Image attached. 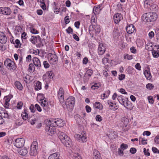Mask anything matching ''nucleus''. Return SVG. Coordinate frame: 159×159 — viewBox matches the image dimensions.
Returning a JSON list of instances; mask_svg holds the SVG:
<instances>
[{
	"instance_id": "obj_1",
	"label": "nucleus",
	"mask_w": 159,
	"mask_h": 159,
	"mask_svg": "<svg viewBox=\"0 0 159 159\" xmlns=\"http://www.w3.org/2000/svg\"><path fill=\"white\" fill-rule=\"evenodd\" d=\"M157 17V16L156 13L151 12L143 14L142 16V19L145 22H150L155 21Z\"/></svg>"
},
{
	"instance_id": "obj_2",
	"label": "nucleus",
	"mask_w": 159,
	"mask_h": 159,
	"mask_svg": "<svg viewBox=\"0 0 159 159\" xmlns=\"http://www.w3.org/2000/svg\"><path fill=\"white\" fill-rule=\"evenodd\" d=\"M64 121L61 119L57 118L48 120V124L52 125L53 126L56 127H62L64 126Z\"/></svg>"
},
{
	"instance_id": "obj_3",
	"label": "nucleus",
	"mask_w": 159,
	"mask_h": 159,
	"mask_svg": "<svg viewBox=\"0 0 159 159\" xmlns=\"http://www.w3.org/2000/svg\"><path fill=\"white\" fill-rule=\"evenodd\" d=\"M75 102V99L73 97H70L66 99L65 104L68 111H71L73 109Z\"/></svg>"
},
{
	"instance_id": "obj_4",
	"label": "nucleus",
	"mask_w": 159,
	"mask_h": 159,
	"mask_svg": "<svg viewBox=\"0 0 159 159\" xmlns=\"http://www.w3.org/2000/svg\"><path fill=\"white\" fill-rule=\"evenodd\" d=\"M4 64L6 67L11 71H13L16 69V66L14 62L10 59L7 58L6 59Z\"/></svg>"
},
{
	"instance_id": "obj_5",
	"label": "nucleus",
	"mask_w": 159,
	"mask_h": 159,
	"mask_svg": "<svg viewBox=\"0 0 159 159\" xmlns=\"http://www.w3.org/2000/svg\"><path fill=\"white\" fill-rule=\"evenodd\" d=\"M48 120L46 122V131L47 133L50 135H52L55 134L56 132L55 127L52 125H48Z\"/></svg>"
},
{
	"instance_id": "obj_6",
	"label": "nucleus",
	"mask_w": 159,
	"mask_h": 159,
	"mask_svg": "<svg viewBox=\"0 0 159 159\" xmlns=\"http://www.w3.org/2000/svg\"><path fill=\"white\" fill-rule=\"evenodd\" d=\"M38 143L36 141H34L30 146L29 153L31 156H35L38 153Z\"/></svg>"
},
{
	"instance_id": "obj_7",
	"label": "nucleus",
	"mask_w": 159,
	"mask_h": 159,
	"mask_svg": "<svg viewBox=\"0 0 159 159\" xmlns=\"http://www.w3.org/2000/svg\"><path fill=\"white\" fill-rule=\"evenodd\" d=\"M64 91L62 88H60L58 92V97L60 103L62 105L65 104L64 102Z\"/></svg>"
},
{
	"instance_id": "obj_8",
	"label": "nucleus",
	"mask_w": 159,
	"mask_h": 159,
	"mask_svg": "<svg viewBox=\"0 0 159 159\" xmlns=\"http://www.w3.org/2000/svg\"><path fill=\"white\" fill-rule=\"evenodd\" d=\"M25 142V141L24 138H18L15 140L14 144L17 148H20L24 145Z\"/></svg>"
},
{
	"instance_id": "obj_9",
	"label": "nucleus",
	"mask_w": 159,
	"mask_h": 159,
	"mask_svg": "<svg viewBox=\"0 0 159 159\" xmlns=\"http://www.w3.org/2000/svg\"><path fill=\"white\" fill-rule=\"evenodd\" d=\"M48 59L51 63L52 64H56L58 61V57L55 54L49 53L48 54Z\"/></svg>"
},
{
	"instance_id": "obj_10",
	"label": "nucleus",
	"mask_w": 159,
	"mask_h": 159,
	"mask_svg": "<svg viewBox=\"0 0 159 159\" xmlns=\"http://www.w3.org/2000/svg\"><path fill=\"white\" fill-rule=\"evenodd\" d=\"M38 97H41L40 100L41 102V105L43 107L44 110H46L48 108V103L46 99L44 97L43 95L42 94H39L38 96Z\"/></svg>"
},
{
	"instance_id": "obj_11",
	"label": "nucleus",
	"mask_w": 159,
	"mask_h": 159,
	"mask_svg": "<svg viewBox=\"0 0 159 159\" xmlns=\"http://www.w3.org/2000/svg\"><path fill=\"white\" fill-rule=\"evenodd\" d=\"M75 136L76 138L80 142H86L87 141L86 134L84 131L82 132L81 134H76Z\"/></svg>"
},
{
	"instance_id": "obj_12",
	"label": "nucleus",
	"mask_w": 159,
	"mask_h": 159,
	"mask_svg": "<svg viewBox=\"0 0 159 159\" xmlns=\"http://www.w3.org/2000/svg\"><path fill=\"white\" fill-rule=\"evenodd\" d=\"M11 11L8 7H0V13L6 15H9L11 13Z\"/></svg>"
},
{
	"instance_id": "obj_13",
	"label": "nucleus",
	"mask_w": 159,
	"mask_h": 159,
	"mask_svg": "<svg viewBox=\"0 0 159 159\" xmlns=\"http://www.w3.org/2000/svg\"><path fill=\"white\" fill-rule=\"evenodd\" d=\"M58 136L62 143L66 140L67 138H69L65 134L61 132L58 133Z\"/></svg>"
},
{
	"instance_id": "obj_14",
	"label": "nucleus",
	"mask_w": 159,
	"mask_h": 159,
	"mask_svg": "<svg viewBox=\"0 0 159 159\" xmlns=\"http://www.w3.org/2000/svg\"><path fill=\"white\" fill-rule=\"evenodd\" d=\"M106 50L105 47L102 43H100L98 48V53L99 55H103Z\"/></svg>"
},
{
	"instance_id": "obj_15",
	"label": "nucleus",
	"mask_w": 159,
	"mask_h": 159,
	"mask_svg": "<svg viewBox=\"0 0 159 159\" xmlns=\"http://www.w3.org/2000/svg\"><path fill=\"white\" fill-rule=\"evenodd\" d=\"M122 19L121 14L119 13L116 14L113 17L114 21L116 23H118Z\"/></svg>"
},
{
	"instance_id": "obj_16",
	"label": "nucleus",
	"mask_w": 159,
	"mask_h": 159,
	"mask_svg": "<svg viewBox=\"0 0 159 159\" xmlns=\"http://www.w3.org/2000/svg\"><path fill=\"white\" fill-rule=\"evenodd\" d=\"M159 47L155 46L153 49L152 50V55L154 58H157L159 56V51L158 50Z\"/></svg>"
},
{
	"instance_id": "obj_17",
	"label": "nucleus",
	"mask_w": 159,
	"mask_h": 159,
	"mask_svg": "<svg viewBox=\"0 0 159 159\" xmlns=\"http://www.w3.org/2000/svg\"><path fill=\"white\" fill-rule=\"evenodd\" d=\"M7 41V38L2 32H0V42L2 44L5 43Z\"/></svg>"
},
{
	"instance_id": "obj_18",
	"label": "nucleus",
	"mask_w": 159,
	"mask_h": 159,
	"mask_svg": "<svg viewBox=\"0 0 159 159\" xmlns=\"http://www.w3.org/2000/svg\"><path fill=\"white\" fill-rule=\"evenodd\" d=\"M135 27L133 25H130L126 28V30L128 33L131 34L135 31Z\"/></svg>"
},
{
	"instance_id": "obj_19",
	"label": "nucleus",
	"mask_w": 159,
	"mask_h": 159,
	"mask_svg": "<svg viewBox=\"0 0 159 159\" xmlns=\"http://www.w3.org/2000/svg\"><path fill=\"white\" fill-rule=\"evenodd\" d=\"M64 145L67 147H71L73 145L72 141L70 138H67L66 140L62 143Z\"/></svg>"
},
{
	"instance_id": "obj_20",
	"label": "nucleus",
	"mask_w": 159,
	"mask_h": 159,
	"mask_svg": "<svg viewBox=\"0 0 159 159\" xmlns=\"http://www.w3.org/2000/svg\"><path fill=\"white\" fill-rule=\"evenodd\" d=\"M33 61L34 65L37 67H40L41 66V63L39 59L37 57L33 58Z\"/></svg>"
},
{
	"instance_id": "obj_21",
	"label": "nucleus",
	"mask_w": 159,
	"mask_h": 159,
	"mask_svg": "<svg viewBox=\"0 0 159 159\" xmlns=\"http://www.w3.org/2000/svg\"><path fill=\"white\" fill-rule=\"evenodd\" d=\"M93 159H101V158L100 153L99 152L96 150H94L93 153Z\"/></svg>"
},
{
	"instance_id": "obj_22",
	"label": "nucleus",
	"mask_w": 159,
	"mask_h": 159,
	"mask_svg": "<svg viewBox=\"0 0 159 159\" xmlns=\"http://www.w3.org/2000/svg\"><path fill=\"white\" fill-rule=\"evenodd\" d=\"M93 28L96 34H98L100 32L101 29L100 26L98 25H92Z\"/></svg>"
},
{
	"instance_id": "obj_23",
	"label": "nucleus",
	"mask_w": 159,
	"mask_h": 159,
	"mask_svg": "<svg viewBox=\"0 0 159 159\" xmlns=\"http://www.w3.org/2000/svg\"><path fill=\"white\" fill-rule=\"evenodd\" d=\"M10 99L11 98L9 96H6L4 98V99L5 102L4 105L5 107L8 108L9 106Z\"/></svg>"
},
{
	"instance_id": "obj_24",
	"label": "nucleus",
	"mask_w": 159,
	"mask_h": 159,
	"mask_svg": "<svg viewBox=\"0 0 159 159\" xmlns=\"http://www.w3.org/2000/svg\"><path fill=\"white\" fill-rule=\"evenodd\" d=\"M144 74L146 79L148 80H150L152 78V76L150 70H146L144 72Z\"/></svg>"
},
{
	"instance_id": "obj_25",
	"label": "nucleus",
	"mask_w": 159,
	"mask_h": 159,
	"mask_svg": "<svg viewBox=\"0 0 159 159\" xmlns=\"http://www.w3.org/2000/svg\"><path fill=\"white\" fill-rule=\"evenodd\" d=\"M24 80L25 82L27 83H29L31 81V77L27 74L23 75Z\"/></svg>"
},
{
	"instance_id": "obj_26",
	"label": "nucleus",
	"mask_w": 159,
	"mask_h": 159,
	"mask_svg": "<svg viewBox=\"0 0 159 159\" xmlns=\"http://www.w3.org/2000/svg\"><path fill=\"white\" fill-rule=\"evenodd\" d=\"M107 103L110 107H112L111 108V109L113 111H116L118 109V107H117V106H114L116 105V104L115 103L114 104V103L112 102L111 100H108Z\"/></svg>"
},
{
	"instance_id": "obj_27",
	"label": "nucleus",
	"mask_w": 159,
	"mask_h": 159,
	"mask_svg": "<svg viewBox=\"0 0 159 159\" xmlns=\"http://www.w3.org/2000/svg\"><path fill=\"white\" fill-rule=\"evenodd\" d=\"M152 2L151 0H146L144 2V6L145 8H149L150 6H152Z\"/></svg>"
},
{
	"instance_id": "obj_28",
	"label": "nucleus",
	"mask_w": 159,
	"mask_h": 159,
	"mask_svg": "<svg viewBox=\"0 0 159 159\" xmlns=\"http://www.w3.org/2000/svg\"><path fill=\"white\" fill-rule=\"evenodd\" d=\"M18 153L21 155L25 156L28 153L27 149L26 148H24L23 149L18 150Z\"/></svg>"
},
{
	"instance_id": "obj_29",
	"label": "nucleus",
	"mask_w": 159,
	"mask_h": 159,
	"mask_svg": "<svg viewBox=\"0 0 159 159\" xmlns=\"http://www.w3.org/2000/svg\"><path fill=\"white\" fill-rule=\"evenodd\" d=\"M123 105L128 109H131L132 108V104L129 101H126Z\"/></svg>"
},
{
	"instance_id": "obj_30",
	"label": "nucleus",
	"mask_w": 159,
	"mask_h": 159,
	"mask_svg": "<svg viewBox=\"0 0 159 159\" xmlns=\"http://www.w3.org/2000/svg\"><path fill=\"white\" fill-rule=\"evenodd\" d=\"M14 85L15 87L19 90H21L23 88L22 84L18 81H16L14 83Z\"/></svg>"
},
{
	"instance_id": "obj_31",
	"label": "nucleus",
	"mask_w": 159,
	"mask_h": 159,
	"mask_svg": "<svg viewBox=\"0 0 159 159\" xmlns=\"http://www.w3.org/2000/svg\"><path fill=\"white\" fill-rule=\"evenodd\" d=\"M101 10L100 6H95L93 9V12L94 14L96 15L98 14Z\"/></svg>"
},
{
	"instance_id": "obj_32",
	"label": "nucleus",
	"mask_w": 159,
	"mask_h": 159,
	"mask_svg": "<svg viewBox=\"0 0 159 159\" xmlns=\"http://www.w3.org/2000/svg\"><path fill=\"white\" fill-rule=\"evenodd\" d=\"M93 107L95 108H97L99 110H101L102 109V106L100 102H96L93 104Z\"/></svg>"
},
{
	"instance_id": "obj_33",
	"label": "nucleus",
	"mask_w": 159,
	"mask_h": 159,
	"mask_svg": "<svg viewBox=\"0 0 159 159\" xmlns=\"http://www.w3.org/2000/svg\"><path fill=\"white\" fill-rule=\"evenodd\" d=\"M117 99L119 102L122 105L126 102L125 98L122 95L119 96L118 97Z\"/></svg>"
},
{
	"instance_id": "obj_34",
	"label": "nucleus",
	"mask_w": 159,
	"mask_h": 159,
	"mask_svg": "<svg viewBox=\"0 0 159 159\" xmlns=\"http://www.w3.org/2000/svg\"><path fill=\"white\" fill-rule=\"evenodd\" d=\"M41 88V83L39 81H37L35 85V90H40Z\"/></svg>"
},
{
	"instance_id": "obj_35",
	"label": "nucleus",
	"mask_w": 159,
	"mask_h": 159,
	"mask_svg": "<svg viewBox=\"0 0 159 159\" xmlns=\"http://www.w3.org/2000/svg\"><path fill=\"white\" fill-rule=\"evenodd\" d=\"M153 44L152 43H148L146 45L145 48L147 50L151 51L153 49Z\"/></svg>"
},
{
	"instance_id": "obj_36",
	"label": "nucleus",
	"mask_w": 159,
	"mask_h": 159,
	"mask_svg": "<svg viewBox=\"0 0 159 159\" xmlns=\"http://www.w3.org/2000/svg\"><path fill=\"white\" fill-rule=\"evenodd\" d=\"M47 76L51 79H52L53 76V72L51 71H48L45 75H43V78H44L45 77Z\"/></svg>"
},
{
	"instance_id": "obj_37",
	"label": "nucleus",
	"mask_w": 159,
	"mask_h": 159,
	"mask_svg": "<svg viewBox=\"0 0 159 159\" xmlns=\"http://www.w3.org/2000/svg\"><path fill=\"white\" fill-rule=\"evenodd\" d=\"M59 157V154L57 153H55L51 155L49 157V159H57Z\"/></svg>"
},
{
	"instance_id": "obj_38",
	"label": "nucleus",
	"mask_w": 159,
	"mask_h": 159,
	"mask_svg": "<svg viewBox=\"0 0 159 159\" xmlns=\"http://www.w3.org/2000/svg\"><path fill=\"white\" fill-rule=\"evenodd\" d=\"M136 43L139 47H141L144 45V41L143 40L139 39L136 41Z\"/></svg>"
},
{
	"instance_id": "obj_39",
	"label": "nucleus",
	"mask_w": 159,
	"mask_h": 159,
	"mask_svg": "<svg viewBox=\"0 0 159 159\" xmlns=\"http://www.w3.org/2000/svg\"><path fill=\"white\" fill-rule=\"evenodd\" d=\"M0 116L3 117L5 118H7L8 117V115L7 111L3 110Z\"/></svg>"
},
{
	"instance_id": "obj_40",
	"label": "nucleus",
	"mask_w": 159,
	"mask_h": 159,
	"mask_svg": "<svg viewBox=\"0 0 159 159\" xmlns=\"http://www.w3.org/2000/svg\"><path fill=\"white\" fill-rule=\"evenodd\" d=\"M39 1L41 3V7L43 10L46 9V7L44 2V0H39Z\"/></svg>"
},
{
	"instance_id": "obj_41",
	"label": "nucleus",
	"mask_w": 159,
	"mask_h": 159,
	"mask_svg": "<svg viewBox=\"0 0 159 159\" xmlns=\"http://www.w3.org/2000/svg\"><path fill=\"white\" fill-rule=\"evenodd\" d=\"M23 120H26L27 119L28 117V114L27 112L25 111L24 112H23L21 114Z\"/></svg>"
},
{
	"instance_id": "obj_42",
	"label": "nucleus",
	"mask_w": 159,
	"mask_h": 159,
	"mask_svg": "<svg viewBox=\"0 0 159 159\" xmlns=\"http://www.w3.org/2000/svg\"><path fill=\"white\" fill-rule=\"evenodd\" d=\"M121 121L124 123V125H126L129 122V120L125 117H123L121 119Z\"/></svg>"
},
{
	"instance_id": "obj_43",
	"label": "nucleus",
	"mask_w": 159,
	"mask_h": 159,
	"mask_svg": "<svg viewBox=\"0 0 159 159\" xmlns=\"http://www.w3.org/2000/svg\"><path fill=\"white\" fill-rule=\"evenodd\" d=\"M153 87V85L151 83H148L146 85V88L149 90L152 89Z\"/></svg>"
},
{
	"instance_id": "obj_44",
	"label": "nucleus",
	"mask_w": 159,
	"mask_h": 159,
	"mask_svg": "<svg viewBox=\"0 0 159 159\" xmlns=\"http://www.w3.org/2000/svg\"><path fill=\"white\" fill-rule=\"evenodd\" d=\"M30 32L33 34H37L39 33V32L34 28L33 27L30 28Z\"/></svg>"
},
{
	"instance_id": "obj_45",
	"label": "nucleus",
	"mask_w": 159,
	"mask_h": 159,
	"mask_svg": "<svg viewBox=\"0 0 159 159\" xmlns=\"http://www.w3.org/2000/svg\"><path fill=\"white\" fill-rule=\"evenodd\" d=\"M34 67L32 64H30L29 65L28 70L30 71H34Z\"/></svg>"
},
{
	"instance_id": "obj_46",
	"label": "nucleus",
	"mask_w": 159,
	"mask_h": 159,
	"mask_svg": "<svg viewBox=\"0 0 159 159\" xmlns=\"http://www.w3.org/2000/svg\"><path fill=\"white\" fill-rule=\"evenodd\" d=\"M93 70L91 69H88L86 72L85 75H88L90 77L93 74Z\"/></svg>"
},
{
	"instance_id": "obj_47",
	"label": "nucleus",
	"mask_w": 159,
	"mask_h": 159,
	"mask_svg": "<svg viewBox=\"0 0 159 159\" xmlns=\"http://www.w3.org/2000/svg\"><path fill=\"white\" fill-rule=\"evenodd\" d=\"M133 57L132 55H130L128 54H126L124 57V58L125 59H127L128 60H130L132 59Z\"/></svg>"
},
{
	"instance_id": "obj_48",
	"label": "nucleus",
	"mask_w": 159,
	"mask_h": 159,
	"mask_svg": "<svg viewBox=\"0 0 159 159\" xmlns=\"http://www.w3.org/2000/svg\"><path fill=\"white\" fill-rule=\"evenodd\" d=\"M36 40V38L35 36H33L30 39V41L32 43L35 44Z\"/></svg>"
},
{
	"instance_id": "obj_49",
	"label": "nucleus",
	"mask_w": 159,
	"mask_h": 159,
	"mask_svg": "<svg viewBox=\"0 0 159 159\" xmlns=\"http://www.w3.org/2000/svg\"><path fill=\"white\" fill-rule=\"evenodd\" d=\"M15 44H16V45L15 46V47L16 48H18L19 47H20L21 45V44L20 43V41L18 39H16L15 40Z\"/></svg>"
},
{
	"instance_id": "obj_50",
	"label": "nucleus",
	"mask_w": 159,
	"mask_h": 159,
	"mask_svg": "<svg viewBox=\"0 0 159 159\" xmlns=\"http://www.w3.org/2000/svg\"><path fill=\"white\" fill-rule=\"evenodd\" d=\"M154 141L156 144H159V134L155 137L154 139Z\"/></svg>"
},
{
	"instance_id": "obj_51",
	"label": "nucleus",
	"mask_w": 159,
	"mask_h": 159,
	"mask_svg": "<svg viewBox=\"0 0 159 159\" xmlns=\"http://www.w3.org/2000/svg\"><path fill=\"white\" fill-rule=\"evenodd\" d=\"M95 119L97 121L99 122L101 121L102 120V117L100 115H98L96 116Z\"/></svg>"
},
{
	"instance_id": "obj_52",
	"label": "nucleus",
	"mask_w": 159,
	"mask_h": 159,
	"mask_svg": "<svg viewBox=\"0 0 159 159\" xmlns=\"http://www.w3.org/2000/svg\"><path fill=\"white\" fill-rule=\"evenodd\" d=\"M23 105V103L22 102H19L17 104V107L18 109H21Z\"/></svg>"
},
{
	"instance_id": "obj_53",
	"label": "nucleus",
	"mask_w": 159,
	"mask_h": 159,
	"mask_svg": "<svg viewBox=\"0 0 159 159\" xmlns=\"http://www.w3.org/2000/svg\"><path fill=\"white\" fill-rule=\"evenodd\" d=\"M148 99L149 102L151 104H153L154 102V101L153 99V98L152 96H149L148 97Z\"/></svg>"
},
{
	"instance_id": "obj_54",
	"label": "nucleus",
	"mask_w": 159,
	"mask_h": 159,
	"mask_svg": "<svg viewBox=\"0 0 159 159\" xmlns=\"http://www.w3.org/2000/svg\"><path fill=\"white\" fill-rule=\"evenodd\" d=\"M74 159H82L81 156L78 153H75L74 155Z\"/></svg>"
},
{
	"instance_id": "obj_55",
	"label": "nucleus",
	"mask_w": 159,
	"mask_h": 159,
	"mask_svg": "<svg viewBox=\"0 0 159 159\" xmlns=\"http://www.w3.org/2000/svg\"><path fill=\"white\" fill-rule=\"evenodd\" d=\"M99 87V85L97 84H95L94 85L92 86L91 88L93 89H97Z\"/></svg>"
},
{
	"instance_id": "obj_56",
	"label": "nucleus",
	"mask_w": 159,
	"mask_h": 159,
	"mask_svg": "<svg viewBox=\"0 0 159 159\" xmlns=\"http://www.w3.org/2000/svg\"><path fill=\"white\" fill-rule=\"evenodd\" d=\"M43 65L45 68H48L49 67V65L47 61H43Z\"/></svg>"
},
{
	"instance_id": "obj_57",
	"label": "nucleus",
	"mask_w": 159,
	"mask_h": 159,
	"mask_svg": "<svg viewBox=\"0 0 159 159\" xmlns=\"http://www.w3.org/2000/svg\"><path fill=\"white\" fill-rule=\"evenodd\" d=\"M152 151L154 153H159V150L155 147H152Z\"/></svg>"
},
{
	"instance_id": "obj_58",
	"label": "nucleus",
	"mask_w": 159,
	"mask_h": 159,
	"mask_svg": "<svg viewBox=\"0 0 159 159\" xmlns=\"http://www.w3.org/2000/svg\"><path fill=\"white\" fill-rule=\"evenodd\" d=\"M154 32L152 31L148 33L149 37L150 39H151L152 38H153L154 37Z\"/></svg>"
},
{
	"instance_id": "obj_59",
	"label": "nucleus",
	"mask_w": 159,
	"mask_h": 159,
	"mask_svg": "<svg viewBox=\"0 0 159 159\" xmlns=\"http://www.w3.org/2000/svg\"><path fill=\"white\" fill-rule=\"evenodd\" d=\"M65 22L66 24H68L69 23L70 21L69 20V16H66L64 18Z\"/></svg>"
},
{
	"instance_id": "obj_60",
	"label": "nucleus",
	"mask_w": 159,
	"mask_h": 159,
	"mask_svg": "<svg viewBox=\"0 0 159 159\" xmlns=\"http://www.w3.org/2000/svg\"><path fill=\"white\" fill-rule=\"evenodd\" d=\"M120 147L121 148L123 149H125L128 148V146L127 144L122 143Z\"/></svg>"
},
{
	"instance_id": "obj_61",
	"label": "nucleus",
	"mask_w": 159,
	"mask_h": 159,
	"mask_svg": "<svg viewBox=\"0 0 159 159\" xmlns=\"http://www.w3.org/2000/svg\"><path fill=\"white\" fill-rule=\"evenodd\" d=\"M135 67L136 69H137L139 70H141V66L140 65V64L139 63H137L135 65Z\"/></svg>"
},
{
	"instance_id": "obj_62",
	"label": "nucleus",
	"mask_w": 159,
	"mask_h": 159,
	"mask_svg": "<svg viewBox=\"0 0 159 159\" xmlns=\"http://www.w3.org/2000/svg\"><path fill=\"white\" fill-rule=\"evenodd\" d=\"M143 152L144 154L146 156H149L150 155V153L148 152V150H146V149L145 148L143 149Z\"/></svg>"
},
{
	"instance_id": "obj_63",
	"label": "nucleus",
	"mask_w": 159,
	"mask_h": 159,
	"mask_svg": "<svg viewBox=\"0 0 159 159\" xmlns=\"http://www.w3.org/2000/svg\"><path fill=\"white\" fill-rule=\"evenodd\" d=\"M85 108L86 109V111L87 112L89 113L91 112V108L89 106H86L85 107Z\"/></svg>"
},
{
	"instance_id": "obj_64",
	"label": "nucleus",
	"mask_w": 159,
	"mask_h": 159,
	"mask_svg": "<svg viewBox=\"0 0 159 159\" xmlns=\"http://www.w3.org/2000/svg\"><path fill=\"white\" fill-rule=\"evenodd\" d=\"M35 107L39 111L41 112L42 111V109L41 107L38 104H36L35 105Z\"/></svg>"
}]
</instances>
